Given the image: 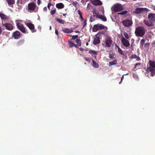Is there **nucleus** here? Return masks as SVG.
<instances>
[{
    "instance_id": "obj_24",
    "label": "nucleus",
    "mask_w": 155,
    "mask_h": 155,
    "mask_svg": "<svg viewBox=\"0 0 155 155\" xmlns=\"http://www.w3.org/2000/svg\"><path fill=\"white\" fill-rule=\"evenodd\" d=\"M0 17L2 19H8L7 16L5 14L0 13Z\"/></svg>"
},
{
    "instance_id": "obj_57",
    "label": "nucleus",
    "mask_w": 155,
    "mask_h": 155,
    "mask_svg": "<svg viewBox=\"0 0 155 155\" xmlns=\"http://www.w3.org/2000/svg\"><path fill=\"white\" fill-rule=\"evenodd\" d=\"M122 81L120 80V81L119 82V84H120L122 82Z\"/></svg>"
},
{
    "instance_id": "obj_53",
    "label": "nucleus",
    "mask_w": 155,
    "mask_h": 155,
    "mask_svg": "<svg viewBox=\"0 0 155 155\" xmlns=\"http://www.w3.org/2000/svg\"><path fill=\"white\" fill-rule=\"evenodd\" d=\"M38 5L40 4V0H38Z\"/></svg>"
},
{
    "instance_id": "obj_36",
    "label": "nucleus",
    "mask_w": 155,
    "mask_h": 155,
    "mask_svg": "<svg viewBox=\"0 0 155 155\" xmlns=\"http://www.w3.org/2000/svg\"><path fill=\"white\" fill-rule=\"evenodd\" d=\"M99 15V12H97V14L93 15V16L94 18L96 17L97 18H98Z\"/></svg>"
},
{
    "instance_id": "obj_30",
    "label": "nucleus",
    "mask_w": 155,
    "mask_h": 155,
    "mask_svg": "<svg viewBox=\"0 0 155 155\" xmlns=\"http://www.w3.org/2000/svg\"><path fill=\"white\" fill-rule=\"evenodd\" d=\"M146 41L145 39L144 38L142 39L140 41V46H142V47H143L144 43Z\"/></svg>"
},
{
    "instance_id": "obj_25",
    "label": "nucleus",
    "mask_w": 155,
    "mask_h": 155,
    "mask_svg": "<svg viewBox=\"0 0 155 155\" xmlns=\"http://www.w3.org/2000/svg\"><path fill=\"white\" fill-rule=\"evenodd\" d=\"M117 61L115 59L112 61L110 62L109 63V66L115 65L117 64Z\"/></svg>"
},
{
    "instance_id": "obj_4",
    "label": "nucleus",
    "mask_w": 155,
    "mask_h": 155,
    "mask_svg": "<svg viewBox=\"0 0 155 155\" xmlns=\"http://www.w3.org/2000/svg\"><path fill=\"white\" fill-rule=\"evenodd\" d=\"M104 34V32L103 31H101L98 32L96 35L95 37L94 38L93 41V43L94 45H96L100 43V35L101 34Z\"/></svg>"
},
{
    "instance_id": "obj_27",
    "label": "nucleus",
    "mask_w": 155,
    "mask_h": 155,
    "mask_svg": "<svg viewBox=\"0 0 155 155\" xmlns=\"http://www.w3.org/2000/svg\"><path fill=\"white\" fill-rule=\"evenodd\" d=\"M9 5L14 4L15 3V0H6Z\"/></svg>"
},
{
    "instance_id": "obj_7",
    "label": "nucleus",
    "mask_w": 155,
    "mask_h": 155,
    "mask_svg": "<svg viewBox=\"0 0 155 155\" xmlns=\"http://www.w3.org/2000/svg\"><path fill=\"white\" fill-rule=\"evenodd\" d=\"M132 17H131V19H127L125 20L122 21L121 23L125 27H129L131 25L133 24V21L131 19Z\"/></svg>"
},
{
    "instance_id": "obj_29",
    "label": "nucleus",
    "mask_w": 155,
    "mask_h": 155,
    "mask_svg": "<svg viewBox=\"0 0 155 155\" xmlns=\"http://www.w3.org/2000/svg\"><path fill=\"white\" fill-rule=\"evenodd\" d=\"M27 1V0H18L17 2L18 4L22 5L24 4Z\"/></svg>"
},
{
    "instance_id": "obj_5",
    "label": "nucleus",
    "mask_w": 155,
    "mask_h": 155,
    "mask_svg": "<svg viewBox=\"0 0 155 155\" xmlns=\"http://www.w3.org/2000/svg\"><path fill=\"white\" fill-rule=\"evenodd\" d=\"M105 26L103 25L97 24L94 25L92 28L93 32H96L98 30H101L104 28Z\"/></svg>"
},
{
    "instance_id": "obj_3",
    "label": "nucleus",
    "mask_w": 155,
    "mask_h": 155,
    "mask_svg": "<svg viewBox=\"0 0 155 155\" xmlns=\"http://www.w3.org/2000/svg\"><path fill=\"white\" fill-rule=\"evenodd\" d=\"M112 10L114 12H117L123 11L124 8L120 4L117 3L114 4L111 8Z\"/></svg>"
},
{
    "instance_id": "obj_23",
    "label": "nucleus",
    "mask_w": 155,
    "mask_h": 155,
    "mask_svg": "<svg viewBox=\"0 0 155 155\" xmlns=\"http://www.w3.org/2000/svg\"><path fill=\"white\" fill-rule=\"evenodd\" d=\"M92 66L95 68H97L99 67V64L98 63H97L94 60H93L92 61Z\"/></svg>"
},
{
    "instance_id": "obj_17",
    "label": "nucleus",
    "mask_w": 155,
    "mask_h": 155,
    "mask_svg": "<svg viewBox=\"0 0 155 155\" xmlns=\"http://www.w3.org/2000/svg\"><path fill=\"white\" fill-rule=\"evenodd\" d=\"M89 53L94 56L95 59H96L97 55V51L94 50H91L89 51Z\"/></svg>"
},
{
    "instance_id": "obj_60",
    "label": "nucleus",
    "mask_w": 155,
    "mask_h": 155,
    "mask_svg": "<svg viewBox=\"0 0 155 155\" xmlns=\"http://www.w3.org/2000/svg\"><path fill=\"white\" fill-rule=\"evenodd\" d=\"M66 15H67V13L63 14V15L64 16H65Z\"/></svg>"
},
{
    "instance_id": "obj_48",
    "label": "nucleus",
    "mask_w": 155,
    "mask_h": 155,
    "mask_svg": "<svg viewBox=\"0 0 155 155\" xmlns=\"http://www.w3.org/2000/svg\"><path fill=\"white\" fill-rule=\"evenodd\" d=\"M80 20L81 21H82L83 20H84V19H83V18L82 16V15H81L80 16Z\"/></svg>"
},
{
    "instance_id": "obj_55",
    "label": "nucleus",
    "mask_w": 155,
    "mask_h": 155,
    "mask_svg": "<svg viewBox=\"0 0 155 155\" xmlns=\"http://www.w3.org/2000/svg\"><path fill=\"white\" fill-rule=\"evenodd\" d=\"M77 2H75L74 3V5L75 6L76 5H77Z\"/></svg>"
},
{
    "instance_id": "obj_54",
    "label": "nucleus",
    "mask_w": 155,
    "mask_h": 155,
    "mask_svg": "<svg viewBox=\"0 0 155 155\" xmlns=\"http://www.w3.org/2000/svg\"><path fill=\"white\" fill-rule=\"evenodd\" d=\"M124 75H123L122 76V77H121V80L122 81L123 80V78H124Z\"/></svg>"
},
{
    "instance_id": "obj_45",
    "label": "nucleus",
    "mask_w": 155,
    "mask_h": 155,
    "mask_svg": "<svg viewBox=\"0 0 155 155\" xmlns=\"http://www.w3.org/2000/svg\"><path fill=\"white\" fill-rule=\"evenodd\" d=\"M136 58V60L137 61H140V58L138 56H137Z\"/></svg>"
},
{
    "instance_id": "obj_20",
    "label": "nucleus",
    "mask_w": 155,
    "mask_h": 155,
    "mask_svg": "<svg viewBox=\"0 0 155 155\" xmlns=\"http://www.w3.org/2000/svg\"><path fill=\"white\" fill-rule=\"evenodd\" d=\"M64 5L62 3H57L56 5L57 8L58 9H61L64 7Z\"/></svg>"
},
{
    "instance_id": "obj_63",
    "label": "nucleus",
    "mask_w": 155,
    "mask_h": 155,
    "mask_svg": "<svg viewBox=\"0 0 155 155\" xmlns=\"http://www.w3.org/2000/svg\"><path fill=\"white\" fill-rule=\"evenodd\" d=\"M88 45V43H87H87H86V46H87Z\"/></svg>"
},
{
    "instance_id": "obj_8",
    "label": "nucleus",
    "mask_w": 155,
    "mask_h": 155,
    "mask_svg": "<svg viewBox=\"0 0 155 155\" xmlns=\"http://www.w3.org/2000/svg\"><path fill=\"white\" fill-rule=\"evenodd\" d=\"M16 25L18 28L23 33H28V32L26 31L25 28L22 24L19 22L17 23Z\"/></svg>"
},
{
    "instance_id": "obj_64",
    "label": "nucleus",
    "mask_w": 155,
    "mask_h": 155,
    "mask_svg": "<svg viewBox=\"0 0 155 155\" xmlns=\"http://www.w3.org/2000/svg\"><path fill=\"white\" fill-rule=\"evenodd\" d=\"M155 44V42H154V43H153V45H154Z\"/></svg>"
},
{
    "instance_id": "obj_49",
    "label": "nucleus",
    "mask_w": 155,
    "mask_h": 155,
    "mask_svg": "<svg viewBox=\"0 0 155 155\" xmlns=\"http://www.w3.org/2000/svg\"><path fill=\"white\" fill-rule=\"evenodd\" d=\"M97 12L96 11V10H94L93 11V14L94 15L97 14Z\"/></svg>"
},
{
    "instance_id": "obj_6",
    "label": "nucleus",
    "mask_w": 155,
    "mask_h": 155,
    "mask_svg": "<svg viewBox=\"0 0 155 155\" xmlns=\"http://www.w3.org/2000/svg\"><path fill=\"white\" fill-rule=\"evenodd\" d=\"M112 40L110 38H108L105 39L102 43V45L105 48H109L111 45Z\"/></svg>"
},
{
    "instance_id": "obj_61",
    "label": "nucleus",
    "mask_w": 155,
    "mask_h": 155,
    "mask_svg": "<svg viewBox=\"0 0 155 155\" xmlns=\"http://www.w3.org/2000/svg\"><path fill=\"white\" fill-rule=\"evenodd\" d=\"M49 30H51V26H50V27H49Z\"/></svg>"
},
{
    "instance_id": "obj_11",
    "label": "nucleus",
    "mask_w": 155,
    "mask_h": 155,
    "mask_svg": "<svg viewBox=\"0 0 155 155\" xmlns=\"http://www.w3.org/2000/svg\"><path fill=\"white\" fill-rule=\"evenodd\" d=\"M147 10V8H137L136 9L135 11L134 12H133L134 13L139 14L146 11Z\"/></svg>"
},
{
    "instance_id": "obj_32",
    "label": "nucleus",
    "mask_w": 155,
    "mask_h": 155,
    "mask_svg": "<svg viewBox=\"0 0 155 155\" xmlns=\"http://www.w3.org/2000/svg\"><path fill=\"white\" fill-rule=\"evenodd\" d=\"M76 42L78 45L81 46V41L80 39H77L76 40Z\"/></svg>"
},
{
    "instance_id": "obj_46",
    "label": "nucleus",
    "mask_w": 155,
    "mask_h": 155,
    "mask_svg": "<svg viewBox=\"0 0 155 155\" xmlns=\"http://www.w3.org/2000/svg\"><path fill=\"white\" fill-rule=\"evenodd\" d=\"M94 21V19L93 18H92V17H91L90 18V22H92Z\"/></svg>"
},
{
    "instance_id": "obj_51",
    "label": "nucleus",
    "mask_w": 155,
    "mask_h": 155,
    "mask_svg": "<svg viewBox=\"0 0 155 155\" xmlns=\"http://www.w3.org/2000/svg\"><path fill=\"white\" fill-rule=\"evenodd\" d=\"M47 9L46 7H45L44 8V11H47Z\"/></svg>"
},
{
    "instance_id": "obj_12",
    "label": "nucleus",
    "mask_w": 155,
    "mask_h": 155,
    "mask_svg": "<svg viewBox=\"0 0 155 155\" xmlns=\"http://www.w3.org/2000/svg\"><path fill=\"white\" fill-rule=\"evenodd\" d=\"M25 24L31 31L32 32H34L36 31V30H35V26L34 24L30 22L26 23Z\"/></svg>"
},
{
    "instance_id": "obj_50",
    "label": "nucleus",
    "mask_w": 155,
    "mask_h": 155,
    "mask_svg": "<svg viewBox=\"0 0 155 155\" xmlns=\"http://www.w3.org/2000/svg\"><path fill=\"white\" fill-rule=\"evenodd\" d=\"M2 30L1 29V27L0 26V36L1 35Z\"/></svg>"
},
{
    "instance_id": "obj_47",
    "label": "nucleus",
    "mask_w": 155,
    "mask_h": 155,
    "mask_svg": "<svg viewBox=\"0 0 155 155\" xmlns=\"http://www.w3.org/2000/svg\"><path fill=\"white\" fill-rule=\"evenodd\" d=\"M55 33L56 35H58V30L56 29L55 30Z\"/></svg>"
},
{
    "instance_id": "obj_42",
    "label": "nucleus",
    "mask_w": 155,
    "mask_h": 155,
    "mask_svg": "<svg viewBox=\"0 0 155 155\" xmlns=\"http://www.w3.org/2000/svg\"><path fill=\"white\" fill-rule=\"evenodd\" d=\"M137 56L136 54L132 55L131 56V58H136Z\"/></svg>"
},
{
    "instance_id": "obj_38",
    "label": "nucleus",
    "mask_w": 155,
    "mask_h": 155,
    "mask_svg": "<svg viewBox=\"0 0 155 155\" xmlns=\"http://www.w3.org/2000/svg\"><path fill=\"white\" fill-rule=\"evenodd\" d=\"M78 37V35L73 36H72V38L71 39L72 40H75V39H77Z\"/></svg>"
},
{
    "instance_id": "obj_41",
    "label": "nucleus",
    "mask_w": 155,
    "mask_h": 155,
    "mask_svg": "<svg viewBox=\"0 0 155 155\" xmlns=\"http://www.w3.org/2000/svg\"><path fill=\"white\" fill-rule=\"evenodd\" d=\"M84 59L86 61L89 62H90L91 61V60L89 58L85 57L84 58Z\"/></svg>"
},
{
    "instance_id": "obj_31",
    "label": "nucleus",
    "mask_w": 155,
    "mask_h": 155,
    "mask_svg": "<svg viewBox=\"0 0 155 155\" xmlns=\"http://www.w3.org/2000/svg\"><path fill=\"white\" fill-rule=\"evenodd\" d=\"M56 21H58L60 24H64V21L62 19L57 18Z\"/></svg>"
},
{
    "instance_id": "obj_33",
    "label": "nucleus",
    "mask_w": 155,
    "mask_h": 155,
    "mask_svg": "<svg viewBox=\"0 0 155 155\" xmlns=\"http://www.w3.org/2000/svg\"><path fill=\"white\" fill-rule=\"evenodd\" d=\"M56 12V8H54V9L51 10L50 11V13L52 15H54Z\"/></svg>"
},
{
    "instance_id": "obj_34",
    "label": "nucleus",
    "mask_w": 155,
    "mask_h": 155,
    "mask_svg": "<svg viewBox=\"0 0 155 155\" xmlns=\"http://www.w3.org/2000/svg\"><path fill=\"white\" fill-rule=\"evenodd\" d=\"M124 37H125V38L127 39H128L129 38V36L127 33L126 32H124Z\"/></svg>"
},
{
    "instance_id": "obj_15",
    "label": "nucleus",
    "mask_w": 155,
    "mask_h": 155,
    "mask_svg": "<svg viewBox=\"0 0 155 155\" xmlns=\"http://www.w3.org/2000/svg\"><path fill=\"white\" fill-rule=\"evenodd\" d=\"M117 14L118 15H124V16L126 18L128 17H130V15L129 13H128V11H124L122 12H119Z\"/></svg>"
},
{
    "instance_id": "obj_18",
    "label": "nucleus",
    "mask_w": 155,
    "mask_h": 155,
    "mask_svg": "<svg viewBox=\"0 0 155 155\" xmlns=\"http://www.w3.org/2000/svg\"><path fill=\"white\" fill-rule=\"evenodd\" d=\"M4 25L6 27V28L9 30H12L13 29L12 26L10 24L6 23L4 24Z\"/></svg>"
},
{
    "instance_id": "obj_40",
    "label": "nucleus",
    "mask_w": 155,
    "mask_h": 155,
    "mask_svg": "<svg viewBox=\"0 0 155 155\" xmlns=\"http://www.w3.org/2000/svg\"><path fill=\"white\" fill-rule=\"evenodd\" d=\"M150 44L149 42L146 43L144 45V47L146 48H148L149 46L150 45Z\"/></svg>"
},
{
    "instance_id": "obj_26",
    "label": "nucleus",
    "mask_w": 155,
    "mask_h": 155,
    "mask_svg": "<svg viewBox=\"0 0 155 155\" xmlns=\"http://www.w3.org/2000/svg\"><path fill=\"white\" fill-rule=\"evenodd\" d=\"M98 18L101 19L103 21H106L107 20L106 17L103 16L102 15H100Z\"/></svg>"
},
{
    "instance_id": "obj_22",
    "label": "nucleus",
    "mask_w": 155,
    "mask_h": 155,
    "mask_svg": "<svg viewBox=\"0 0 155 155\" xmlns=\"http://www.w3.org/2000/svg\"><path fill=\"white\" fill-rule=\"evenodd\" d=\"M143 22L146 25L150 27L153 25V24L151 22H150L144 20L143 21Z\"/></svg>"
},
{
    "instance_id": "obj_35",
    "label": "nucleus",
    "mask_w": 155,
    "mask_h": 155,
    "mask_svg": "<svg viewBox=\"0 0 155 155\" xmlns=\"http://www.w3.org/2000/svg\"><path fill=\"white\" fill-rule=\"evenodd\" d=\"M69 47H72L74 46V44L71 41H69Z\"/></svg>"
},
{
    "instance_id": "obj_14",
    "label": "nucleus",
    "mask_w": 155,
    "mask_h": 155,
    "mask_svg": "<svg viewBox=\"0 0 155 155\" xmlns=\"http://www.w3.org/2000/svg\"><path fill=\"white\" fill-rule=\"evenodd\" d=\"M13 36L15 39H18L20 37V32L18 31L14 32L13 34Z\"/></svg>"
},
{
    "instance_id": "obj_52",
    "label": "nucleus",
    "mask_w": 155,
    "mask_h": 155,
    "mask_svg": "<svg viewBox=\"0 0 155 155\" xmlns=\"http://www.w3.org/2000/svg\"><path fill=\"white\" fill-rule=\"evenodd\" d=\"M48 5H49V6H51V5H53L51 3L49 2L48 3Z\"/></svg>"
},
{
    "instance_id": "obj_56",
    "label": "nucleus",
    "mask_w": 155,
    "mask_h": 155,
    "mask_svg": "<svg viewBox=\"0 0 155 155\" xmlns=\"http://www.w3.org/2000/svg\"><path fill=\"white\" fill-rule=\"evenodd\" d=\"M47 7H48V9L50 10V6H49V5H48Z\"/></svg>"
},
{
    "instance_id": "obj_21",
    "label": "nucleus",
    "mask_w": 155,
    "mask_h": 155,
    "mask_svg": "<svg viewBox=\"0 0 155 155\" xmlns=\"http://www.w3.org/2000/svg\"><path fill=\"white\" fill-rule=\"evenodd\" d=\"M25 42V40L21 39L16 44L17 46H19L23 45Z\"/></svg>"
},
{
    "instance_id": "obj_1",
    "label": "nucleus",
    "mask_w": 155,
    "mask_h": 155,
    "mask_svg": "<svg viewBox=\"0 0 155 155\" xmlns=\"http://www.w3.org/2000/svg\"><path fill=\"white\" fill-rule=\"evenodd\" d=\"M150 66L147 68V71L151 73V76L153 77L155 75V62L151 60L149 61Z\"/></svg>"
},
{
    "instance_id": "obj_13",
    "label": "nucleus",
    "mask_w": 155,
    "mask_h": 155,
    "mask_svg": "<svg viewBox=\"0 0 155 155\" xmlns=\"http://www.w3.org/2000/svg\"><path fill=\"white\" fill-rule=\"evenodd\" d=\"M148 18L149 21L153 23V21H155V14H150L148 15Z\"/></svg>"
},
{
    "instance_id": "obj_9",
    "label": "nucleus",
    "mask_w": 155,
    "mask_h": 155,
    "mask_svg": "<svg viewBox=\"0 0 155 155\" xmlns=\"http://www.w3.org/2000/svg\"><path fill=\"white\" fill-rule=\"evenodd\" d=\"M36 7V5L34 2L30 3L28 4V8L29 10L33 11L35 12H36L38 11L37 9H35Z\"/></svg>"
},
{
    "instance_id": "obj_44",
    "label": "nucleus",
    "mask_w": 155,
    "mask_h": 155,
    "mask_svg": "<svg viewBox=\"0 0 155 155\" xmlns=\"http://www.w3.org/2000/svg\"><path fill=\"white\" fill-rule=\"evenodd\" d=\"M141 64L140 63H137L135 65L134 68H136L137 65H140Z\"/></svg>"
},
{
    "instance_id": "obj_43",
    "label": "nucleus",
    "mask_w": 155,
    "mask_h": 155,
    "mask_svg": "<svg viewBox=\"0 0 155 155\" xmlns=\"http://www.w3.org/2000/svg\"><path fill=\"white\" fill-rule=\"evenodd\" d=\"M77 12L78 13V14H79V15L80 16L81 15H82V13H81V11H80V10H78V11H77Z\"/></svg>"
},
{
    "instance_id": "obj_19",
    "label": "nucleus",
    "mask_w": 155,
    "mask_h": 155,
    "mask_svg": "<svg viewBox=\"0 0 155 155\" xmlns=\"http://www.w3.org/2000/svg\"><path fill=\"white\" fill-rule=\"evenodd\" d=\"M62 31L64 32L68 33H71L73 32V31L72 30L66 28H63Z\"/></svg>"
},
{
    "instance_id": "obj_62",
    "label": "nucleus",
    "mask_w": 155,
    "mask_h": 155,
    "mask_svg": "<svg viewBox=\"0 0 155 155\" xmlns=\"http://www.w3.org/2000/svg\"><path fill=\"white\" fill-rule=\"evenodd\" d=\"M133 43H132L131 44V47H133Z\"/></svg>"
},
{
    "instance_id": "obj_59",
    "label": "nucleus",
    "mask_w": 155,
    "mask_h": 155,
    "mask_svg": "<svg viewBox=\"0 0 155 155\" xmlns=\"http://www.w3.org/2000/svg\"><path fill=\"white\" fill-rule=\"evenodd\" d=\"M75 32L76 33H79V31H75Z\"/></svg>"
},
{
    "instance_id": "obj_10",
    "label": "nucleus",
    "mask_w": 155,
    "mask_h": 155,
    "mask_svg": "<svg viewBox=\"0 0 155 155\" xmlns=\"http://www.w3.org/2000/svg\"><path fill=\"white\" fill-rule=\"evenodd\" d=\"M121 41L122 44L125 47H128L130 45V43L129 41L124 38L123 36H122Z\"/></svg>"
},
{
    "instance_id": "obj_37",
    "label": "nucleus",
    "mask_w": 155,
    "mask_h": 155,
    "mask_svg": "<svg viewBox=\"0 0 155 155\" xmlns=\"http://www.w3.org/2000/svg\"><path fill=\"white\" fill-rule=\"evenodd\" d=\"M84 21L83 22V26L82 27V28H83L86 25L87 23H86V20H84Z\"/></svg>"
},
{
    "instance_id": "obj_28",
    "label": "nucleus",
    "mask_w": 155,
    "mask_h": 155,
    "mask_svg": "<svg viewBox=\"0 0 155 155\" xmlns=\"http://www.w3.org/2000/svg\"><path fill=\"white\" fill-rule=\"evenodd\" d=\"M116 47H117L118 50V51L121 55H124V54L122 50L117 45H115Z\"/></svg>"
},
{
    "instance_id": "obj_39",
    "label": "nucleus",
    "mask_w": 155,
    "mask_h": 155,
    "mask_svg": "<svg viewBox=\"0 0 155 155\" xmlns=\"http://www.w3.org/2000/svg\"><path fill=\"white\" fill-rule=\"evenodd\" d=\"M114 54H109V58H110L113 59L114 58Z\"/></svg>"
},
{
    "instance_id": "obj_16",
    "label": "nucleus",
    "mask_w": 155,
    "mask_h": 155,
    "mask_svg": "<svg viewBox=\"0 0 155 155\" xmlns=\"http://www.w3.org/2000/svg\"><path fill=\"white\" fill-rule=\"evenodd\" d=\"M92 3L95 5H102V3L99 0H91Z\"/></svg>"
},
{
    "instance_id": "obj_2",
    "label": "nucleus",
    "mask_w": 155,
    "mask_h": 155,
    "mask_svg": "<svg viewBox=\"0 0 155 155\" xmlns=\"http://www.w3.org/2000/svg\"><path fill=\"white\" fill-rule=\"evenodd\" d=\"M146 30L144 28L141 26H138L135 31V34L137 37H142L145 34Z\"/></svg>"
},
{
    "instance_id": "obj_58",
    "label": "nucleus",
    "mask_w": 155,
    "mask_h": 155,
    "mask_svg": "<svg viewBox=\"0 0 155 155\" xmlns=\"http://www.w3.org/2000/svg\"><path fill=\"white\" fill-rule=\"evenodd\" d=\"M74 46L75 47H77V45H76V44L75 45V44H74Z\"/></svg>"
}]
</instances>
